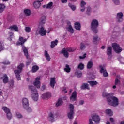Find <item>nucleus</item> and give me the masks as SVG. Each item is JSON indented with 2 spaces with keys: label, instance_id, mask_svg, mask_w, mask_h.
Returning a JSON list of instances; mask_svg holds the SVG:
<instances>
[{
  "label": "nucleus",
  "instance_id": "obj_1",
  "mask_svg": "<svg viewBox=\"0 0 124 124\" xmlns=\"http://www.w3.org/2000/svg\"><path fill=\"white\" fill-rule=\"evenodd\" d=\"M102 95L103 97H107V100L109 105H111L114 107H116L119 105V99L117 97L112 96L106 92H103Z\"/></svg>",
  "mask_w": 124,
  "mask_h": 124
},
{
  "label": "nucleus",
  "instance_id": "obj_2",
  "mask_svg": "<svg viewBox=\"0 0 124 124\" xmlns=\"http://www.w3.org/2000/svg\"><path fill=\"white\" fill-rule=\"evenodd\" d=\"M28 88L31 91L32 99L34 101H37L38 100V93H37L36 88L34 86L31 85L29 86Z\"/></svg>",
  "mask_w": 124,
  "mask_h": 124
},
{
  "label": "nucleus",
  "instance_id": "obj_3",
  "mask_svg": "<svg viewBox=\"0 0 124 124\" xmlns=\"http://www.w3.org/2000/svg\"><path fill=\"white\" fill-rule=\"evenodd\" d=\"M25 66L24 63H21L17 66V70H15L14 73L16 75V77L17 80L19 81L21 80V75L20 73L23 71V67Z\"/></svg>",
  "mask_w": 124,
  "mask_h": 124
},
{
  "label": "nucleus",
  "instance_id": "obj_4",
  "mask_svg": "<svg viewBox=\"0 0 124 124\" xmlns=\"http://www.w3.org/2000/svg\"><path fill=\"white\" fill-rule=\"evenodd\" d=\"M22 105L24 109H25V110L29 113H31V112L32 111L31 108L29 106V100H28L27 98H24L22 99Z\"/></svg>",
  "mask_w": 124,
  "mask_h": 124
},
{
  "label": "nucleus",
  "instance_id": "obj_5",
  "mask_svg": "<svg viewBox=\"0 0 124 124\" xmlns=\"http://www.w3.org/2000/svg\"><path fill=\"white\" fill-rule=\"evenodd\" d=\"M97 27H98V21L96 19L93 20L91 22V29L94 33H97L98 30H97Z\"/></svg>",
  "mask_w": 124,
  "mask_h": 124
},
{
  "label": "nucleus",
  "instance_id": "obj_6",
  "mask_svg": "<svg viewBox=\"0 0 124 124\" xmlns=\"http://www.w3.org/2000/svg\"><path fill=\"white\" fill-rule=\"evenodd\" d=\"M112 46L114 51L117 54H119L122 52V47L117 43H112Z\"/></svg>",
  "mask_w": 124,
  "mask_h": 124
},
{
  "label": "nucleus",
  "instance_id": "obj_7",
  "mask_svg": "<svg viewBox=\"0 0 124 124\" xmlns=\"http://www.w3.org/2000/svg\"><path fill=\"white\" fill-rule=\"evenodd\" d=\"M2 109L5 113H7V119H8V120H11V119H12V114H11L9 108L6 107H3Z\"/></svg>",
  "mask_w": 124,
  "mask_h": 124
},
{
  "label": "nucleus",
  "instance_id": "obj_8",
  "mask_svg": "<svg viewBox=\"0 0 124 124\" xmlns=\"http://www.w3.org/2000/svg\"><path fill=\"white\" fill-rule=\"evenodd\" d=\"M20 41V44L22 47V50L24 54V56L26 57V59H29V51L28 50L27 47H26L24 45V43H25L23 41Z\"/></svg>",
  "mask_w": 124,
  "mask_h": 124
},
{
  "label": "nucleus",
  "instance_id": "obj_9",
  "mask_svg": "<svg viewBox=\"0 0 124 124\" xmlns=\"http://www.w3.org/2000/svg\"><path fill=\"white\" fill-rule=\"evenodd\" d=\"M40 77H38L35 79V81L33 82V85L37 88V89H40V86H41V83L40 82Z\"/></svg>",
  "mask_w": 124,
  "mask_h": 124
},
{
  "label": "nucleus",
  "instance_id": "obj_10",
  "mask_svg": "<svg viewBox=\"0 0 124 124\" xmlns=\"http://www.w3.org/2000/svg\"><path fill=\"white\" fill-rule=\"evenodd\" d=\"M99 68H100V73H103L104 77H108L109 75L106 69H104L102 65H100L99 66Z\"/></svg>",
  "mask_w": 124,
  "mask_h": 124
},
{
  "label": "nucleus",
  "instance_id": "obj_11",
  "mask_svg": "<svg viewBox=\"0 0 124 124\" xmlns=\"http://www.w3.org/2000/svg\"><path fill=\"white\" fill-rule=\"evenodd\" d=\"M3 76V77H0V79H1V80H2L3 79V83L4 84H7L9 81L8 76H7V74H4Z\"/></svg>",
  "mask_w": 124,
  "mask_h": 124
},
{
  "label": "nucleus",
  "instance_id": "obj_12",
  "mask_svg": "<svg viewBox=\"0 0 124 124\" xmlns=\"http://www.w3.org/2000/svg\"><path fill=\"white\" fill-rule=\"evenodd\" d=\"M39 33L41 36H45V35H46L47 34V31L44 30V28L43 27H42L40 28Z\"/></svg>",
  "mask_w": 124,
  "mask_h": 124
},
{
  "label": "nucleus",
  "instance_id": "obj_13",
  "mask_svg": "<svg viewBox=\"0 0 124 124\" xmlns=\"http://www.w3.org/2000/svg\"><path fill=\"white\" fill-rule=\"evenodd\" d=\"M77 92L75 91L72 93V95L70 97V100H71V101H75L77 99Z\"/></svg>",
  "mask_w": 124,
  "mask_h": 124
},
{
  "label": "nucleus",
  "instance_id": "obj_14",
  "mask_svg": "<svg viewBox=\"0 0 124 124\" xmlns=\"http://www.w3.org/2000/svg\"><path fill=\"white\" fill-rule=\"evenodd\" d=\"M55 85H56V78H51L50 81V85L52 89H54L55 87Z\"/></svg>",
  "mask_w": 124,
  "mask_h": 124
},
{
  "label": "nucleus",
  "instance_id": "obj_15",
  "mask_svg": "<svg viewBox=\"0 0 124 124\" xmlns=\"http://www.w3.org/2000/svg\"><path fill=\"white\" fill-rule=\"evenodd\" d=\"M52 96L51 93H46L42 95V97L43 99H48V98H50Z\"/></svg>",
  "mask_w": 124,
  "mask_h": 124
},
{
  "label": "nucleus",
  "instance_id": "obj_16",
  "mask_svg": "<svg viewBox=\"0 0 124 124\" xmlns=\"http://www.w3.org/2000/svg\"><path fill=\"white\" fill-rule=\"evenodd\" d=\"M123 17H124V15L123 13L120 12L117 13L116 18L118 20V22L123 21Z\"/></svg>",
  "mask_w": 124,
  "mask_h": 124
},
{
  "label": "nucleus",
  "instance_id": "obj_17",
  "mask_svg": "<svg viewBox=\"0 0 124 124\" xmlns=\"http://www.w3.org/2000/svg\"><path fill=\"white\" fill-rule=\"evenodd\" d=\"M93 120L95 122V123H99L100 122V118H99V116L96 114L94 115L92 117Z\"/></svg>",
  "mask_w": 124,
  "mask_h": 124
},
{
  "label": "nucleus",
  "instance_id": "obj_18",
  "mask_svg": "<svg viewBox=\"0 0 124 124\" xmlns=\"http://www.w3.org/2000/svg\"><path fill=\"white\" fill-rule=\"evenodd\" d=\"M54 114L52 113H50L48 114V120L49 122H51V123H53V122H55L54 120Z\"/></svg>",
  "mask_w": 124,
  "mask_h": 124
},
{
  "label": "nucleus",
  "instance_id": "obj_19",
  "mask_svg": "<svg viewBox=\"0 0 124 124\" xmlns=\"http://www.w3.org/2000/svg\"><path fill=\"white\" fill-rule=\"evenodd\" d=\"M9 29L11 30V31H19V29L18 28V26L16 25H14L12 26H10Z\"/></svg>",
  "mask_w": 124,
  "mask_h": 124
},
{
  "label": "nucleus",
  "instance_id": "obj_20",
  "mask_svg": "<svg viewBox=\"0 0 124 124\" xmlns=\"http://www.w3.org/2000/svg\"><path fill=\"white\" fill-rule=\"evenodd\" d=\"M74 28L78 31H80L81 30V24L78 22H76L74 25Z\"/></svg>",
  "mask_w": 124,
  "mask_h": 124
},
{
  "label": "nucleus",
  "instance_id": "obj_21",
  "mask_svg": "<svg viewBox=\"0 0 124 124\" xmlns=\"http://www.w3.org/2000/svg\"><path fill=\"white\" fill-rule=\"evenodd\" d=\"M44 56L48 62H49V61L51 60V57H50V55H49V53H48V51L47 50H45Z\"/></svg>",
  "mask_w": 124,
  "mask_h": 124
},
{
  "label": "nucleus",
  "instance_id": "obj_22",
  "mask_svg": "<svg viewBox=\"0 0 124 124\" xmlns=\"http://www.w3.org/2000/svg\"><path fill=\"white\" fill-rule=\"evenodd\" d=\"M58 40H55L53 41H52L51 42V45H50V48L53 49V48H55V46L56 45H58Z\"/></svg>",
  "mask_w": 124,
  "mask_h": 124
},
{
  "label": "nucleus",
  "instance_id": "obj_23",
  "mask_svg": "<svg viewBox=\"0 0 124 124\" xmlns=\"http://www.w3.org/2000/svg\"><path fill=\"white\" fill-rule=\"evenodd\" d=\"M93 66V63L92 61H89L87 64V68L88 69H91Z\"/></svg>",
  "mask_w": 124,
  "mask_h": 124
},
{
  "label": "nucleus",
  "instance_id": "obj_24",
  "mask_svg": "<svg viewBox=\"0 0 124 124\" xmlns=\"http://www.w3.org/2000/svg\"><path fill=\"white\" fill-rule=\"evenodd\" d=\"M81 90H90L89 87V84L88 83H82V85L81 86Z\"/></svg>",
  "mask_w": 124,
  "mask_h": 124
},
{
  "label": "nucleus",
  "instance_id": "obj_25",
  "mask_svg": "<svg viewBox=\"0 0 124 124\" xmlns=\"http://www.w3.org/2000/svg\"><path fill=\"white\" fill-rule=\"evenodd\" d=\"M62 54H63L64 57L65 58H68L69 57V53L66 50L65 48H63L62 50Z\"/></svg>",
  "mask_w": 124,
  "mask_h": 124
},
{
  "label": "nucleus",
  "instance_id": "obj_26",
  "mask_svg": "<svg viewBox=\"0 0 124 124\" xmlns=\"http://www.w3.org/2000/svg\"><path fill=\"white\" fill-rule=\"evenodd\" d=\"M98 39V36L97 35H95V36H93V41L94 44H96V45H97V44L99 43V41Z\"/></svg>",
  "mask_w": 124,
  "mask_h": 124
},
{
  "label": "nucleus",
  "instance_id": "obj_27",
  "mask_svg": "<svg viewBox=\"0 0 124 124\" xmlns=\"http://www.w3.org/2000/svg\"><path fill=\"white\" fill-rule=\"evenodd\" d=\"M46 16H43L40 18V25H43L46 23Z\"/></svg>",
  "mask_w": 124,
  "mask_h": 124
},
{
  "label": "nucleus",
  "instance_id": "obj_28",
  "mask_svg": "<svg viewBox=\"0 0 124 124\" xmlns=\"http://www.w3.org/2000/svg\"><path fill=\"white\" fill-rule=\"evenodd\" d=\"M40 5H41V3L39 1H35L33 3V6L35 7V8H38Z\"/></svg>",
  "mask_w": 124,
  "mask_h": 124
},
{
  "label": "nucleus",
  "instance_id": "obj_29",
  "mask_svg": "<svg viewBox=\"0 0 124 124\" xmlns=\"http://www.w3.org/2000/svg\"><path fill=\"white\" fill-rule=\"evenodd\" d=\"M39 69V67L37 65H34L32 67L31 71L32 73H35Z\"/></svg>",
  "mask_w": 124,
  "mask_h": 124
},
{
  "label": "nucleus",
  "instance_id": "obj_30",
  "mask_svg": "<svg viewBox=\"0 0 124 124\" xmlns=\"http://www.w3.org/2000/svg\"><path fill=\"white\" fill-rule=\"evenodd\" d=\"M62 99V98H59L57 102L56 103V107H59V106H61V105H62L63 103Z\"/></svg>",
  "mask_w": 124,
  "mask_h": 124
},
{
  "label": "nucleus",
  "instance_id": "obj_31",
  "mask_svg": "<svg viewBox=\"0 0 124 124\" xmlns=\"http://www.w3.org/2000/svg\"><path fill=\"white\" fill-rule=\"evenodd\" d=\"M107 55H108V56L112 55V46H109L108 47L107 50Z\"/></svg>",
  "mask_w": 124,
  "mask_h": 124
},
{
  "label": "nucleus",
  "instance_id": "obj_32",
  "mask_svg": "<svg viewBox=\"0 0 124 124\" xmlns=\"http://www.w3.org/2000/svg\"><path fill=\"white\" fill-rule=\"evenodd\" d=\"M52 6H53V2H50L47 5H43V8H45L46 7V9H49V8H51Z\"/></svg>",
  "mask_w": 124,
  "mask_h": 124
},
{
  "label": "nucleus",
  "instance_id": "obj_33",
  "mask_svg": "<svg viewBox=\"0 0 124 124\" xmlns=\"http://www.w3.org/2000/svg\"><path fill=\"white\" fill-rule=\"evenodd\" d=\"M106 113L107 115H108V116H110V117H112L113 116V113L112 112V110L110 108H108L106 110Z\"/></svg>",
  "mask_w": 124,
  "mask_h": 124
},
{
  "label": "nucleus",
  "instance_id": "obj_34",
  "mask_svg": "<svg viewBox=\"0 0 124 124\" xmlns=\"http://www.w3.org/2000/svg\"><path fill=\"white\" fill-rule=\"evenodd\" d=\"M73 114H74V111H73L72 110L70 111V112L67 114V117L68 119H70V120L73 119Z\"/></svg>",
  "mask_w": 124,
  "mask_h": 124
},
{
  "label": "nucleus",
  "instance_id": "obj_35",
  "mask_svg": "<svg viewBox=\"0 0 124 124\" xmlns=\"http://www.w3.org/2000/svg\"><path fill=\"white\" fill-rule=\"evenodd\" d=\"M88 83L90 84L91 87H93V86H96L97 85V82L96 81H88Z\"/></svg>",
  "mask_w": 124,
  "mask_h": 124
},
{
  "label": "nucleus",
  "instance_id": "obj_36",
  "mask_svg": "<svg viewBox=\"0 0 124 124\" xmlns=\"http://www.w3.org/2000/svg\"><path fill=\"white\" fill-rule=\"evenodd\" d=\"M65 67L66 68L64 69V71L65 72H67L68 73H69V72L71 71V69L70 68V67H69V65L68 64H66Z\"/></svg>",
  "mask_w": 124,
  "mask_h": 124
},
{
  "label": "nucleus",
  "instance_id": "obj_37",
  "mask_svg": "<svg viewBox=\"0 0 124 124\" xmlns=\"http://www.w3.org/2000/svg\"><path fill=\"white\" fill-rule=\"evenodd\" d=\"M68 6L73 11H75L76 10V6L75 5H72V4L70 3L68 4Z\"/></svg>",
  "mask_w": 124,
  "mask_h": 124
},
{
  "label": "nucleus",
  "instance_id": "obj_38",
  "mask_svg": "<svg viewBox=\"0 0 124 124\" xmlns=\"http://www.w3.org/2000/svg\"><path fill=\"white\" fill-rule=\"evenodd\" d=\"M68 30L69 32H70L71 33H74V29H73L71 25H69Z\"/></svg>",
  "mask_w": 124,
  "mask_h": 124
},
{
  "label": "nucleus",
  "instance_id": "obj_39",
  "mask_svg": "<svg viewBox=\"0 0 124 124\" xmlns=\"http://www.w3.org/2000/svg\"><path fill=\"white\" fill-rule=\"evenodd\" d=\"M5 8V5L3 4H0V13L3 12L4 9Z\"/></svg>",
  "mask_w": 124,
  "mask_h": 124
},
{
  "label": "nucleus",
  "instance_id": "obj_40",
  "mask_svg": "<svg viewBox=\"0 0 124 124\" xmlns=\"http://www.w3.org/2000/svg\"><path fill=\"white\" fill-rule=\"evenodd\" d=\"M24 11L25 15H26V16H30V15H31V11L30 10V9H25Z\"/></svg>",
  "mask_w": 124,
  "mask_h": 124
},
{
  "label": "nucleus",
  "instance_id": "obj_41",
  "mask_svg": "<svg viewBox=\"0 0 124 124\" xmlns=\"http://www.w3.org/2000/svg\"><path fill=\"white\" fill-rule=\"evenodd\" d=\"M85 66V65L82 63H80L78 67V69H80V70H83L84 69V67Z\"/></svg>",
  "mask_w": 124,
  "mask_h": 124
},
{
  "label": "nucleus",
  "instance_id": "obj_42",
  "mask_svg": "<svg viewBox=\"0 0 124 124\" xmlns=\"http://www.w3.org/2000/svg\"><path fill=\"white\" fill-rule=\"evenodd\" d=\"M92 12V9L91 7L88 6L87 8L86 13L87 15H91V13Z\"/></svg>",
  "mask_w": 124,
  "mask_h": 124
},
{
  "label": "nucleus",
  "instance_id": "obj_43",
  "mask_svg": "<svg viewBox=\"0 0 124 124\" xmlns=\"http://www.w3.org/2000/svg\"><path fill=\"white\" fill-rule=\"evenodd\" d=\"M25 31L26 32H27V33H30V32H31V29L29 27H26Z\"/></svg>",
  "mask_w": 124,
  "mask_h": 124
},
{
  "label": "nucleus",
  "instance_id": "obj_44",
  "mask_svg": "<svg viewBox=\"0 0 124 124\" xmlns=\"http://www.w3.org/2000/svg\"><path fill=\"white\" fill-rule=\"evenodd\" d=\"M69 108H70V111H72L73 112H74V106L73 105L70 104H69Z\"/></svg>",
  "mask_w": 124,
  "mask_h": 124
},
{
  "label": "nucleus",
  "instance_id": "obj_45",
  "mask_svg": "<svg viewBox=\"0 0 124 124\" xmlns=\"http://www.w3.org/2000/svg\"><path fill=\"white\" fill-rule=\"evenodd\" d=\"M86 48V45L85 44L83 43H81L80 44V50H83Z\"/></svg>",
  "mask_w": 124,
  "mask_h": 124
},
{
  "label": "nucleus",
  "instance_id": "obj_46",
  "mask_svg": "<svg viewBox=\"0 0 124 124\" xmlns=\"http://www.w3.org/2000/svg\"><path fill=\"white\" fill-rule=\"evenodd\" d=\"M120 84H121V81H120V80L118 79V78H116L115 81V85L118 86Z\"/></svg>",
  "mask_w": 124,
  "mask_h": 124
},
{
  "label": "nucleus",
  "instance_id": "obj_47",
  "mask_svg": "<svg viewBox=\"0 0 124 124\" xmlns=\"http://www.w3.org/2000/svg\"><path fill=\"white\" fill-rule=\"evenodd\" d=\"M10 88H13V86H14V81L12 80L9 82Z\"/></svg>",
  "mask_w": 124,
  "mask_h": 124
},
{
  "label": "nucleus",
  "instance_id": "obj_48",
  "mask_svg": "<svg viewBox=\"0 0 124 124\" xmlns=\"http://www.w3.org/2000/svg\"><path fill=\"white\" fill-rule=\"evenodd\" d=\"M76 74L78 77H81L82 76V72H76Z\"/></svg>",
  "mask_w": 124,
  "mask_h": 124
},
{
  "label": "nucleus",
  "instance_id": "obj_49",
  "mask_svg": "<svg viewBox=\"0 0 124 124\" xmlns=\"http://www.w3.org/2000/svg\"><path fill=\"white\" fill-rule=\"evenodd\" d=\"M114 3L116 4V5H119L120 4V0H112Z\"/></svg>",
  "mask_w": 124,
  "mask_h": 124
},
{
  "label": "nucleus",
  "instance_id": "obj_50",
  "mask_svg": "<svg viewBox=\"0 0 124 124\" xmlns=\"http://www.w3.org/2000/svg\"><path fill=\"white\" fill-rule=\"evenodd\" d=\"M66 50L68 52H74V51H75V49H73L70 47L67 48Z\"/></svg>",
  "mask_w": 124,
  "mask_h": 124
},
{
  "label": "nucleus",
  "instance_id": "obj_51",
  "mask_svg": "<svg viewBox=\"0 0 124 124\" xmlns=\"http://www.w3.org/2000/svg\"><path fill=\"white\" fill-rule=\"evenodd\" d=\"M85 5H86V2L84 0L81 1V7L83 8V7H85Z\"/></svg>",
  "mask_w": 124,
  "mask_h": 124
},
{
  "label": "nucleus",
  "instance_id": "obj_52",
  "mask_svg": "<svg viewBox=\"0 0 124 124\" xmlns=\"http://www.w3.org/2000/svg\"><path fill=\"white\" fill-rule=\"evenodd\" d=\"M16 117L18 119H21V118H23V116H22L21 114L18 113H16Z\"/></svg>",
  "mask_w": 124,
  "mask_h": 124
},
{
  "label": "nucleus",
  "instance_id": "obj_53",
  "mask_svg": "<svg viewBox=\"0 0 124 124\" xmlns=\"http://www.w3.org/2000/svg\"><path fill=\"white\" fill-rule=\"evenodd\" d=\"M2 63H3V64H10V62H9V61H5L2 62Z\"/></svg>",
  "mask_w": 124,
  "mask_h": 124
},
{
  "label": "nucleus",
  "instance_id": "obj_54",
  "mask_svg": "<svg viewBox=\"0 0 124 124\" xmlns=\"http://www.w3.org/2000/svg\"><path fill=\"white\" fill-rule=\"evenodd\" d=\"M86 55L87 54L84 53L83 55V56H79V59H86Z\"/></svg>",
  "mask_w": 124,
  "mask_h": 124
},
{
  "label": "nucleus",
  "instance_id": "obj_55",
  "mask_svg": "<svg viewBox=\"0 0 124 124\" xmlns=\"http://www.w3.org/2000/svg\"><path fill=\"white\" fill-rule=\"evenodd\" d=\"M31 61H27L26 62V66H29L30 65V64H31Z\"/></svg>",
  "mask_w": 124,
  "mask_h": 124
},
{
  "label": "nucleus",
  "instance_id": "obj_56",
  "mask_svg": "<svg viewBox=\"0 0 124 124\" xmlns=\"http://www.w3.org/2000/svg\"><path fill=\"white\" fill-rule=\"evenodd\" d=\"M10 33H11V35L10 36L9 38H10V41H11L12 40V35H14V34L13 33H12V32H11Z\"/></svg>",
  "mask_w": 124,
  "mask_h": 124
},
{
  "label": "nucleus",
  "instance_id": "obj_57",
  "mask_svg": "<svg viewBox=\"0 0 124 124\" xmlns=\"http://www.w3.org/2000/svg\"><path fill=\"white\" fill-rule=\"evenodd\" d=\"M61 2L62 3H66L67 2V0H61Z\"/></svg>",
  "mask_w": 124,
  "mask_h": 124
},
{
  "label": "nucleus",
  "instance_id": "obj_58",
  "mask_svg": "<svg viewBox=\"0 0 124 124\" xmlns=\"http://www.w3.org/2000/svg\"><path fill=\"white\" fill-rule=\"evenodd\" d=\"M84 100H81L79 101V105H83V104H84Z\"/></svg>",
  "mask_w": 124,
  "mask_h": 124
},
{
  "label": "nucleus",
  "instance_id": "obj_59",
  "mask_svg": "<svg viewBox=\"0 0 124 124\" xmlns=\"http://www.w3.org/2000/svg\"><path fill=\"white\" fill-rule=\"evenodd\" d=\"M65 88H63L62 89V92H64L65 93H67L68 91L67 90H65Z\"/></svg>",
  "mask_w": 124,
  "mask_h": 124
},
{
  "label": "nucleus",
  "instance_id": "obj_60",
  "mask_svg": "<svg viewBox=\"0 0 124 124\" xmlns=\"http://www.w3.org/2000/svg\"><path fill=\"white\" fill-rule=\"evenodd\" d=\"M7 20L9 22H12V19H10V16H8Z\"/></svg>",
  "mask_w": 124,
  "mask_h": 124
},
{
  "label": "nucleus",
  "instance_id": "obj_61",
  "mask_svg": "<svg viewBox=\"0 0 124 124\" xmlns=\"http://www.w3.org/2000/svg\"><path fill=\"white\" fill-rule=\"evenodd\" d=\"M3 49H4L3 46H0V52H1V51H2V50H3Z\"/></svg>",
  "mask_w": 124,
  "mask_h": 124
},
{
  "label": "nucleus",
  "instance_id": "obj_62",
  "mask_svg": "<svg viewBox=\"0 0 124 124\" xmlns=\"http://www.w3.org/2000/svg\"><path fill=\"white\" fill-rule=\"evenodd\" d=\"M24 38L23 37H20L19 38V41H23Z\"/></svg>",
  "mask_w": 124,
  "mask_h": 124
},
{
  "label": "nucleus",
  "instance_id": "obj_63",
  "mask_svg": "<svg viewBox=\"0 0 124 124\" xmlns=\"http://www.w3.org/2000/svg\"><path fill=\"white\" fill-rule=\"evenodd\" d=\"M42 91H44L45 90V85H43L41 88Z\"/></svg>",
  "mask_w": 124,
  "mask_h": 124
},
{
  "label": "nucleus",
  "instance_id": "obj_64",
  "mask_svg": "<svg viewBox=\"0 0 124 124\" xmlns=\"http://www.w3.org/2000/svg\"><path fill=\"white\" fill-rule=\"evenodd\" d=\"M110 121L111 123H114V119L113 118H110Z\"/></svg>",
  "mask_w": 124,
  "mask_h": 124
}]
</instances>
